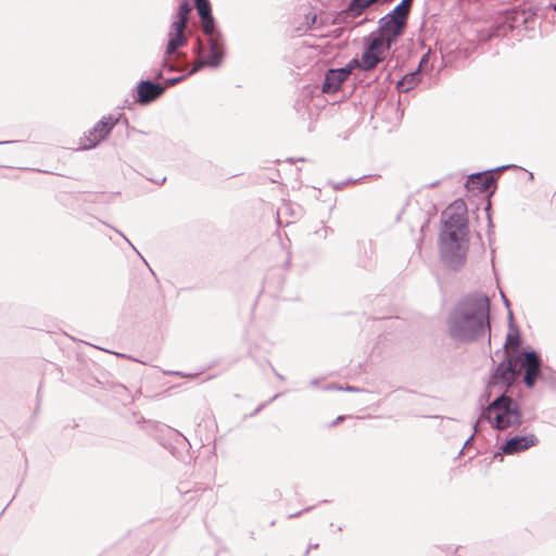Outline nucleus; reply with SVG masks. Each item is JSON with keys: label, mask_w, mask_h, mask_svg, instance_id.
Masks as SVG:
<instances>
[{"label": "nucleus", "mask_w": 556, "mask_h": 556, "mask_svg": "<svg viewBox=\"0 0 556 556\" xmlns=\"http://www.w3.org/2000/svg\"><path fill=\"white\" fill-rule=\"evenodd\" d=\"M452 340L468 344L486 334L491 339L490 300L484 293H468L451 308L446 318Z\"/></svg>", "instance_id": "f257e3e1"}, {"label": "nucleus", "mask_w": 556, "mask_h": 556, "mask_svg": "<svg viewBox=\"0 0 556 556\" xmlns=\"http://www.w3.org/2000/svg\"><path fill=\"white\" fill-rule=\"evenodd\" d=\"M543 359L539 352L527 346L515 354L504 355V358L491 369L488 388L502 386L507 393L522 374V382L528 389H533L539 380H544Z\"/></svg>", "instance_id": "f03ea898"}, {"label": "nucleus", "mask_w": 556, "mask_h": 556, "mask_svg": "<svg viewBox=\"0 0 556 556\" xmlns=\"http://www.w3.org/2000/svg\"><path fill=\"white\" fill-rule=\"evenodd\" d=\"M194 2L204 38H195L192 47L195 65L189 74H195L204 67L218 68L226 55L225 39L213 16L210 0H194Z\"/></svg>", "instance_id": "7ed1b4c3"}, {"label": "nucleus", "mask_w": 556, "mask_h": 556, "mask_svg": "<svg viewBox=\"0 0 556 556\" xmlns=\"http://www.w3.org/2000/svg\"><path fill=\"white\" fill-rule=\"evenodd\" d=\"M406 25L396 17L383 15L378 21V27L363 38L366 45L365 59L371 62H382L384 53L389 52L397 39L404 34Z\"/></svg>", "instance_id": "20e7f679"}, {"label": "nucleus", "mask_w": 556, "mask_h": 556, "mask_svg": "<svg viewBox=\"0 0 556 556\" xmlns=\"http://www.w3.org/2000/svg\"><path fill=\"white\" fill-rule=\"evenodd\" d=\"M480 410L478 421L486 420L496 430L516 429L522 424L519 403L505 392L491 401L488 406L481 405Z\"/></svg>", "instance_id": "39448f33"}, {"label": "nucleus", "mask_w": 556, "mask_h": 556, "mask_svg": "<svg viewBox=\"0 0 556 556\" xmlns=\"http://www.w3.org/2000/svg\"><path fill=\"white\" fill-rule=\"evenodd\" d=\"M467 242V236L440 231L438 240L440 257L447 268L458 271L464 267L468 251Z\"/></svg>", "instance_id": "423d86ee"}, {"label": "nucleus", "mask_w": 556, "mask_h": 556, "mask_svg": "<svg viewBox=\"0 0 556 556\" xmlns=\"http://www.w3.org/2000/svg\"><path fill=\"white\" fill-rule=\"evenodd\" d=\"M514 164L503 165L494 169L483 170L479 173H472L468 176L465 188L468 191H477L478 193H488V195L494 194L496 190L497 176L495 172H502L508 168H516Z\"/></svg>", "instance_id": "0eeeda50"}, {"label": "nucleus", "mask_w": 556, "mask_h": 556, "mask_svg": "<svg viewBox=\"0 0 556 556\" xmlns=\"http://www.w3.org/2000/svg\"><path fill=\"white\" fill-rule=\"evenodd\" d=\"M117 119H113V115L103 116L98 121L84 138L80 139L78 150L87 151L94 149L101 141L105 140L116 125Z\"/></svg>", "instance_id": "6e6552de"}, {"label": "nucleus", "mask_w": 556, "mask_h": 556, "mask_svg": "<svg viewBox=\"0 0 556 556\" xmlns=\"http://www.w3.org/2000/svg\"><path fill=\"white\" fill-rule=\"evenodd\" d=\"M538 443L539 439L533 433L509 437L501 444L498 452L494 454V458L500 457V459L503 460V455L521 453L532 446H535Z\"/></svg>", "instance_id": "1a4fd4ad"}, {"label": "nucleus", "mask_w": 556, "mask_h": 556, "mask_svg": "<svg viewBox=\"0 0 556 556\" xmlns=\"http://www.w3.org/2000/svg\"><path fill=\"white\" fill-rule=\"evenodd\" d=\"M166 90V86L151 79H141L136 86V102L148 105L157 100Z\"/></svg>", "instance_id": "9d476101"}, {"label": "nucleus", "mask_w": 556, "mask_h": 556, "mask_svg": "<svg viewBox=\"0 0 556 556\" xmlns=\"http://www.w3.org/2000/svg\"><path fill=\"white\" fill-rule=\"evenodd\" d=\"M187 25L180 22H172L167 34V43L165 54L170 55L177 49H181L188 45Z\"/></svg>", "instance_id": "9b49d317"}, {"label": "nucleus", "mask_w": 556, "mask_h": 556, "mask_svg": "<svg viewBox=\"0 0 556 556\" xmlns=\"http://www.w3.org/2000/svg\"><path fill=\"white\" fill-rule=\"evenodd\" d=\"M188 64H189L188 55L180 49H177L170 55H166L164 53L162 62H161V68L156 72L155 78L156 79L163 78L164 71H167V72L180 71V70L187 67Z\"/></svg>", "instance_id": "f8f14e48"}, {"label": "nucleus", "mask_w": 556, "mask_h": 556, "mask_svg": "<svg viewBox=\"0 0 556 556\" xmlns=\"http://www.w3.org/2000/svg\"><path fill=\"white\" fill-rule=\"evenodd\" d=\"M442 229L441 231L455 232L458 236H468L469 226L468 218L459 214L442 212Z\"/></svg>", "instance_id": "ddd939ff"}, {"label": "nucleus", "mask_w": 556, "mask_h": 556, "mask_svg": "<svg viewBox=\"0 0 556 556\" xmlns=\"http://www.w3.org/2000/svg\"><path fill=\"white\" fill-rule=\"evenodd\" d=\"M508 321H509V330L510 331L506 336V342L504 344V348H506L507 345H510L514 350L519 352L520 351L519 349L522 343V339H521V333H520L518 326L514 323V314L511 311H509V313H508Z\"/></svg>", "instance_id": "4468645a"}, {"label": "nucleus", "mask_w": 556, "mask_h": 556, "mask_svg": "<svg viewBox=\"0 0 556 556\" xmlns=\"http://www.w3.org/2000/svg\"><path fill=\"white\" fill-rule=\"evenodd\" d=\"M421 81L420 71H413L405 74L396 84L399 92H408Z\"/></svg>", "instance_id": "2eb2a0df"}, {"label": "nucleus", "mask_w": 556, "mask_h": 556, "mask_svg": "<svg viewBox=\"0 0 556 556\" xmlns=\"http://www.w3.org/2000/svg\"><path fill=\"white\" fill-rule=\"evenodd\" d=\"M334 68H328L325 73V78L321 86V91L325 93H333L340 89L342 80L336 75Z\"/></svg>", "instance_id": "dca6fc26"}, {"label": "nucleus", "mask_w": 556, "mask_h": 556, "mask_svg": "<svg viewBox=\"0 0 556 556\" xmlns=\"http://www.w3.org/2000/svg\"><path fill=\"white\" fill-rule=\"evenodd\" d=\"M366 53V45H364V50L362 53L361 59L353 58L350 60V62L345 65L351 72L355 68H359L361 71L368 72L375 68L380 62H371V60L365 59Z\"/></svg>", "instance_id": "f3484780"}, {"label": "nucleus", "mask_w": 556, "mask_h": 556, "mask_svg": "<svg viewBox=\"0 0 556 556\" xmlns=\"http://www.w3.org/2000/svg\"><path fill=\"white\" fill-rule=\"evenodd\" d=\"M192 10V5L188 0H182L178 7V10L175 14L174 22H180L184 24H188L190 20V12Z\"/></svg>", "instance_id": "a211bd4d"}, {"label": "nucleus", "mask_w": 556, "mask_h": 556, "mask_svg": "<svg viewBox=\"0 0 556 556\" xmlns=\"http://www.w3.org/2000/svg\"><path fill=\"white\" fill-rule=\"evenodd\" d=\"M446 213L459 214L463 217H467V206L464 200H455L448 207L445 208Z\"/></svg>", "instance_id": "6ab92c4d"}, {"label": "nucleus", "mask_w": 556, "mask_h": 556, "mask_svg": "<svg viewBox=\"0 0 556 556\" xmlns=\"http://www.w3.org/2000/svg\"><path fill=\"white\" fill-rule=\"evenodd\" d=\"M390 17H396L407 26L409 14L397 3L390 12L387 13Z\"/></svg>", "instance_id": "aec40b11"}, {"label": "nucleus", "mask_w": 556, "mask_h": 556, "mask_svg": "<svg viewBox=\"0 0 556 556\" xmlns=\"http://www.w3.org/2000/svg\"><path fill=\"white\" fill-rule=\"evenodd\" d=\"M193 65H195V63ZM193 67L194 66H192L188 72H190ZM191 74L187 73V74L175 76V77H168V78L164 79L162 85L166 86V88L173 87V86L177 85L178 83L182 81L184 79H186Z\"/></svg>", "instance_id": "412c9836"}, {"label": "nucleus", "mask_w": 556, "mask_h": 556, "mask_svg": "<svg viewBox=\"0 0 556 556\" xmlns=\"http://www.w3.org/2000/svg\"><path fill=\"white\" fill-rule=\"evenodd\" d=\"M429 62H430V52L428 51L420 58L418 67L416 70L420 71V73L428 72L429 70L432 68V66H429Z\"/></svg>", "instance_id": "4be33fe9"}, {"label": "nucleus", "mask_w": 556, "mask_h": 556, "mask_svg": "<svg viewBox=\"0 0 556 556\" xmlns=\"http://www.w3.org/2000/svg\"><path fill=\"white\" fill-rule=\"evenodd\" d=\"M316 22V15L315 14H306L305 15V27H298V30L299 31H303V33H306L307 30H309L312 28V25H314Z\"/></svg>", "instance_id": "5701e85b"}, {"label": "nucleus", "mask_w": 556, "mask_h": 556, "mask_svg": "<svg viewBox=\"0 0 556 556\" xmlns=\"http://www.w3.org/2000/svg\"><path fill=\"white\" fill-rule=\"evenodd\" d=\"M327 389L346 391V392H363L364 391V389L353 387V386L342 387V386H337V384H331V386L327 387Z\"/></svg>", "instance_id": "b1692460"}, {"label": "nucleus", "mask_w": 556, "mask_h": 556, "mask_svg": "<svg viewBox=\"0 0 556 556\" xmlns=\"http://www.w3.org/2000/svg\"><path fill=\"white\" fill-rule=\"evenodd\" d=\"M332 232V229L326 225H321L319 229L315 231V235L320 239H326L329 233Z\"/></svg>", "instance_id": "393cba45"}, {"label": "nucleus", "mask_w": 556, "mask_h": 556, "mask_svg": "<svg viewBox=\"0 0 556 556\" xmlns=\"http://www.w3.org/2000/svg\"><path fill=\"white\" fill-rule=\"evenodd\" d=\"M478 420L473 425V433L465 441L463 448L459 451L458 456H460L466 448H468L471 445V442L473 440V435L478 432Z\"/></svg>", "instance_id": "a878e982"}, {"label": "nucleus", "mask_w": 556, "mask_h": 556, "mask_svg": "<svg viewBox=\"0 0 556 556\" xmlns=\"http://www.w3.org/2000/svg\"><path fill=\"white\" fill-rule=\"evenodd\" d=\"M490 210H491V202H488L486 206H485V211H486V217H488V236H489V240L491 241V236L493 235V223H492V218H491V215H490Z\"/></svg>", "instance_id": "bb28decb"}, {"label": "nucleus", "mask_w": 556, "mask_h": 556, "mask_svg": "<svg viewBox=\"0 0 556 556\" xmlns=\"http://www.w3.org/2000/svg\"><path fill=\"white\" fill-rule=\"evenodd\" d=\"M437 212V208L434 205H431L430 208L425 213V222L424 224L421 225L420 227V231H424L425 228L429 225V222H430V216L432 214H435Z\"/></svg>", "instance_id": "cd10ccee"}, {"label": "nucleus", "mask_w": 556, "mask_h": 556, "mask_svg": "<svg viewBox=\"0 0 556 556\" xmlns=\"http://www.w3.org/2000/svg\"><path fill=\"white\" fill-rule=\"evenodd\" d=\"M336 71V75H338L340 77V79L342 80V83L350 76V74L352 73L346 66H343V67H337L334 68Z\"/></svg>", "instance_id": "c85d7f7f"}, {"label": "nucleus", "mask_w": 556, "mask_h": 556, "mask_svg": "<svg viewBox=\"0 0 556 556\" xmlns=\"http://www.w3.org/2000/svg\"><path fill=\"white\" fill-rule=\"evenodd\" d=\"M110 227H111L112 229H114V231H116V232H117V233H118V235H119V236H121V237H122V238L127 242V244H128V245H129V247H130V248H131V249H132V250H134V251H135V252L140 256V257H141V258H143V257H142V255L139 253V251L136 249V247L130 242V240H129V239H128V238H127V237H126V236H125L121 230H118V229H116V228H114V227H112V226H110Z\"/></svg>", "instance_id": "c756f323"}, {"label": "nucleus", "mask_w": 556, "mask_h": 556, "mask_svg": "<svg viewBox=\"0 0 556 556\" xmlns=\"http://www.w3.org/2000/svg\"><path fill=\"white\" fill-rule=\"evenodd\" d=\"M113 119H117L116 125L122 123L125 126H128L129 124L128 118L123 113H118L117 116H113Z\"/></svg>", "instance_id": "7c9ffc66"}, {"label": "nucleus", "mask_w": 556, "mask_h": 556, "mask_svg": "<svg viewBox=\"0 0 556 556\" xmlns=\"http://www.w3.org/2000/svg\"><path fill=\"white\" fill-rule=\"evenodd\" d=\"M408 14L410 13V9L413 5V0H401L399 3Z\"/></svg>", "instance_id": "2f4dec72"}, {"label": "nucleus", "mask_w": 556, "mask_h": 556, "mask_svg": "<svg viewBox=\"0 0 556 556\" xmlns=\"http://www.w3.org/2000/svg\"><path fill=\"white\" fill-rule=\"evenodd\" d=\"M89 197H90V198H89V199H87L86 201H89V202H92V203L105 202L104 200H102L103 194H101V195H98V194H90Z\"/></svg>", "instance_id": "473e14b6"}, {"label": "nucleus", "mask_w": 556, "mask_h": 556, "mask_svg": "<svg viewBox=\"0 0 556 556\" xmlns=\"http://www.w3.org/2000/svg\"><path fill=\"white\" fill-rule=\"evenodd\" d=\"M312 509H313V506H308V507H306V508H304V509H302V510H300V511H296V513L290 514V515L288 516V518H289V519L298 518V517H300L303 513H305V511H309V510H312Z\"/></svg>", "instance_id": "72a5a7b5"}, {"label": "nucleus", "mask_w": 556, "mask_h": 556, "mask_svg": "<svg viewBox=\"0 0 556 556\" xmlns=\"http://www.w3.org/2000/svg\"><path fill=\"white\" fill-rule=\"evenodd\" d=\"M358 180H359V179H352V178H350V179H348L346 181H342V182H340V184L333 185V188H334L336 190H339L342 186H344V185H346V184H351V182H356V181H358Z\"/></svg>", "instance_id": "f704fd0d"}, {"label": "nucleus", "mask_w": 556, "mask_h": 556, "mask_svg": "<svg viewBox=\"0 0 556 556\" xmlns=\"http://www.w3.org/2000/svg\"><path fill=\"white\" fill-rule=\"evenodd\" d=\"M344 419H345V416L344 415H340L329 425V427H336L340 422H342Z\"/></svg>", "instance_id": "c9c22d12"}, {"label": "nucleus", "mask_w": 556, "mask_h": 556, "mask_svg": "<svg viewBox=\"0 0 556 556\" xmlns=\"http://www.w3.org/2000/svg\"><path fill=\"white\" fill-rule=\"evenodd\" d=\"M525 12L528 11L531 15H536L540 11L539 7H529L528 9L523 10Z\"/></svg>", "instance_id": "e433bc0d"}, {"label": "nucleus", "mask_w": 556, "mask_h": 556, "mask_svg": "<svg viewBox=\"0 0 556 556\" xmlns=\"http://www.w3.org/2000/svg\"><path fill=\"white\" fill-rule=\"evenodd\" d=\"M490 395H491V394H490V392H489V391H485V392L480 396V400H479L480 405H479V407H480L481 405H483V404H482V401H483V400H484V401H489Z\"/></svg>", "instance_id": "4c0bfd02"}, {"label": "nucleus", "mask_w": 556, "mask_h": 556, "mask_svg": "<svg viewBox=\"0 0 556 556\" xmlns=\"http://www.w3.org/2000/svg\"><path fill=\"white\" fill-rule=\"evenodd\" d=\"M502 299H503L504 305L506 306V308H508V312H509L510 311V302L508 301V299L505 296L504 293H502Z\"/></svg>", "instance_id": "58836bf2"}, {"label": "nucleus", "mask_w": 556, "mask_h": 556, "mask_svg": "<svg viewBox=\"0 0 556 556\" xmlns=\"http://www.w3.org/2000/svg\"><path fill=\"white\" fill-rule=\"evenodd\" d=\"M170 374L172 375H176V376H180V377H194L195 376V375L184 374L181 371H172Z\"/></svg>", "instance_id": "ea45409f"}, {"label": "nucleus", "mask_w": 556, "mask_h": 556, "mask_svg": "<svg viewBox=\"0 0 556 556\" xmlns=\"http://www.w3.org/2000/svg\"><path fill=\"white\" fill-rule=\"evenodd\" d=\"M317 547H318V544H309L307 549L304 553V556H307L309 554L311 548H317Z\"/></svg>", "instance_id": "a19ab883"}, {"label": "nucleus", "mask_w": 556, "mask_h": 556, "mask_svg": "<svg viewBox=\"0 0 556 556\" xmlns=\"http://www.w3.org/2000/svg\"><path fill=\"white\" fill-rule=\"evenodd\" d=\"M264 406H265L264 404L260 405V406H258V407H257V408H256V409L251 414V416H255L257 413H260V412H261V409H262Z\"/></svg>", "instance_id": "79ce46f5"}, {"label": "nucleus", "mask_w": 556, "mask_h": 556, "mask_svg": "<svg viewBox=\"0 0 556 556\" xmlns=\"http://www.w3.org/2000/svg\"><path fill=\"white\" fill-rule=\"evenodd\" d=\"M17 141L15 140H5V141H0V144H11V143H16Z\"/></svg>", "instance_id": "37998d69"}, {"label": "nucleus", "mask_w": 556, "mask_h": 556, "mask_svg": "<svg viewBox=\"0 0 556 556\" xmlns=\"http://www.w3.org/2000/svg\"><path fill=\"white\" fill-rule=\"evenodd\" d=\"M153 181L156 182L157 185H163L166 181V177Z\"/></svg>", "instance_id": "c03bdc74"}, {"label": "nucleus", "mask_w": 556, "mask_h": 556, "mask_svg": "<svg viewBox=\"0 0 556 556\" xmlns=\"http://www.w3.org/2000/svg\"><path fill=\"white\" fill-rule=\"evenodd\" d=\"M273 371H274V374L276 375V377H277L278 379H280V380H283V379H285L282 375H280L279 372H277V371L275 370V368H273Z\"/></svg>", "instance_id": "a18cd8bd"}, {"label": "nucleus", "mask_w": 556, "mask_h": 556, "mask_svg": "<svg viewBox=\"0 0 556 556\" xmlns=\"http://www.w3.org/2000/svg\"><path fill=\"white\" fill-rule=\"evenodd\" d=\"M40 393H41V389L39 388L38 391H37V401H38V406H39V402H40Z\"/></svg>", "instance_id": "49530a36"}, {"label": "nucleus", "mask_w": 556, "mask_h": 556, "mask_svg": "<svg viewBox=\"0 0 556 556\" xmlns=\"http://www.w3.org/2000/svg\"><path fill=\"white\" fill-rule=\"evenodd\" d=\"M311 384H312V386H317V384H318V381H317L316 379H314V380H312V381H311Z\"/></svg>", "instance_id": "de8ad7c7"}, {"label": "nucleus", "mask_w": 556, "mask_h": 556, "mask_svg": "<svg viewBox=\"0 0 556 556\" xmlns=\"http://www.w3.org/2000/svg\"><path fill=\"white\" fill-rule=\"evenodd\" d=\"M534 178L533 173H529L528 179L532 180Z\"/></svg>", "instance_id": "09e8293b"}, {"label": "nucleus", "mask_w": 556, "mask_h": 556, "mask_svg": "<svg viewBox=\"0 0 556 556\" xmlns=\"http://www.w3.org/2000/svg\"><path fill=\"white\" fill-rule=\"evenodd\" d=\"M278 396H279V394H275V395L270 399V402L275 401Z\"/></svg>", "instance_id": "8fccbe9b"}, {"label": "nucleus", "mask_w": 556, "mask_h": 556, "mask_svg": "<svg viewBox=\"0 0 556 556\" xmlns=\"http://www.w3.org/2000/svg\"><path fill=\"white\" fill-rule=\"evenodd\" d=\"M438 184H439V182H438V181H435V182L431 184V185H430V187H431V188H433V187L438 186Z\"/></svg>", "instance_id": "3c124183"}, {"label": "nucleus", "mask_w": 556, "mask_h": 556, "mask_svg": "<svg viewBox=\"0 0 556 556\" xmlns=\"http://www.w3.org/2000/svg\"><path fill=\"white\" fill-rule=\"evenodd\" d=\"M177 435H180V438H182V440H187L186 437H184V434H180V432H177Z\"/></svg>", "instance_id": "603ef678"}, {"label": "nucleus", "mask_w": 556, "mask_h": 556, "mask_svg": "<svg viewBox=\"0 0 556 556\" xmlns=\"http://www.w3.org/2000/svg\"><path fill=\"white\" fill-rule=\"evenodd\" d=\"M177 435H180V438H182V440H187L186 437H184V434H180V432H177Z\"/></svg>", "instance_id": "864d4df0"}, {"label": "nucleus", "mask_w": 556, "mask_h": 556, "mask_svg": "<svg viewBox=\"0 0 556 556\" xmlns=\"http://www.w3.org/2000/svg\"><path fill=\"white\" fill-rule=\"evenodd\" d=\"M177 435H180V438H182V440H187L186 437H184V434H180V432H177Z\"/></svg>", "instance_id": "5fc2aeb1"}, {"label": "nucleus", "mask_w": 556, "mask_h": 556, "mask_svg": "<svg viewBox=\"0 0 556 556\" xmlns=\"http://www.w3.org/2000/svg\"><path fill=\"white\" fill-rule=\"evenodd\" d=\"M553 9H554V10H555V12H556V3H555V4H553Z\"/></svg>", "instance_id": "6e6d98bb"}]
</instances>
